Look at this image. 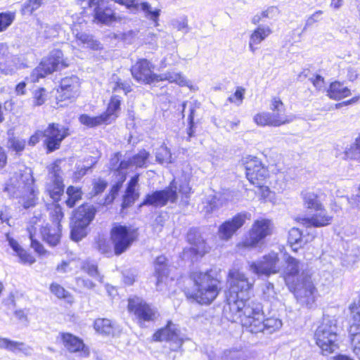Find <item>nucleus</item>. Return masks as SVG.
Instances as JSON below:
<instances>
[{
    "label": "nucleus",
    "instance_id": "15",
    "mask_svg": "<svg viewBox=\"0 0 360 360\" xmlns=\"http://www.w3.org/2000/svg\"><path fill=\"white\" fill-rule=\"evenodd\" d=\"M61 169L57 163H53L49 168L46 192L54 202H58L64 193V184L61 176Z\"/></svg>",
    "mask_w": 360,
    "mask_h": 360
},
{
    "label": "nucleus",
    "instance_id": "36",
    "mask_svg": "<svg viewBox=\"0 0 360 360\" xmlns=\"http://www.w3.org/2000/svg\"><path fill=\"white\" fill-rule=\"evenodd\" d=\"M66 193L68 199L65 200V203L70 208L73 207L82 199V191L80 188L70 186L67 188Z\"/></svg>",
    "mask_w": 360,
    "mask_h": 360
},
{
    "label": "nucleus",
    "instance_id": "47",
    "mask_svg": "<svg viewBox=\"0 0 360 360\" xmlns=\"http://www.w3.org/2000/svg\"><path fill=\"white\" fill-rule=\"evenodd\" d=\"M270 115L274 123V127H279L292 121V118L286 115L285 112H271Z\"/></svg>",
    "mask_w": 360,
    "mask_h": 360
},
{
    "label": "nucleus",
    "instance_id": "61",
    "mask_svg": "<svg viewBox=\"0 0 360 360\" xmlns=\"http://www.w3.org/2000/svg\"><path fill=\"white\" fill-rule=\"evenodd\" d=\"M244 89L238 88L233 95L229 97L228 100L230 103H235L239 105L243 99Z\"/></svg>",
    "mask_w": 360,
    "mask_h": 360
},
{
    "label": "nucleus",
    "instance_id": "21",
    "mask_svg": "<svg viewBox=\"0 0 360 360\" xmlns=\"http://www.w3.org/2000/svg\"><path fill=\"white\" fill-rule=\"evenodd\" d=\"M250 213L243 212L222 223L219 227V238L226 240L230 239L244 225L246 219L250 218Z\"/></svg>",
    "mask_w": 360,
    "mask_h": 360
},
{
    "label": "nucleus",
    "instance_id": "44",
    "mask_svg": "<svg viewBox=\"0 0 360 360\" xmlns=\"http://www.w3.org/2000/svg\"><path fill=\"white\" fill-rule=\"evenodd\" d=\"M107 186L108 182L105 180L101 178L94 179L92 181V189L89 193L90 198L101 194L105 190Z\"/></svg>",
    "mask_w": 360,
    "mask_h": 360
},
{
    "label": "nucleus",
    "instance_id": "9",
    "mask_svg": "<svg viewBox=\"0 0 360 360\" xmlns=\"http://www.w3.org/2000/svg\"><path fill=\"white\" fill-rule=\"evenodd\" d=\"M120 105L121 98L119 96L113 95L110 98L105 112L96 117H91L86 114H83L79 116V120L82 124L90 128L102 124H110L117 117L115 112L120 110Z\"/></svg>",
    "mask_w": 360,
    "mask_h": 360
},
{
    "label": "nucleus",
    "instance_id": "13",
    "mask_svg": "<svg viewBox=\"0 0 360 360\" xmlns=\"http://www.w3.org/2000/svg\"><path fill=\"white\" fill-rule=\"evenodd\" d=\"M178 198L177 187L173 180L169 186L163 190L156 191L152 193L147 194L140 207L143 205H151L154 207H163L168 202L174 203Z\"/></svg>",
    "mask_w": 360,
    "mask_h": 360
},
{
    "label": "nucleus",
    "instance_id": "41",
    "mask_svg": "<svg viewBox=\"0 0 360 360\" xmlns=\"http://www.w3.org/2000/svg\"><path fill=\"white\" fill-rule=\"evenodd\" d=\"M44 4L41 0H27L22 5L21 13L31 15Z\"/></svg>",
    "mask_w": 360,
    "mask_h": 360
},
{
    "label": "nucleus",
    "instance_id": "39",
    "mask_svg": "<svg viewBox=\"0 0 360 360\" xmlns=\"http://www.w3.org/2000/svg\"><path fill=\"white\" fill-rule=\"evenodd\" d=\"M302 236V232L297 228H292L289 231L288 241L293 251H297L303 245Z\"/></svg>",
    "mask_w": 360,
    "mask_h": 360
},
{
    "label": "nucleus",
    "instance_id": "20",
    "mask_svg": "<svg viewBox=\"0 0 360 360\" xmlns=\"http://www.w3.org/2000/svg\"><path fill=\"white\" fill-rule=\"evenodd\" d=\"M80 82L78 77L71 75L63 78L57 89L56 99L58 101L74 100L79 96Z\"/></svg>",
    "mask_w": 360,
    "mask_h": 360
},
{
    "label": "nucleus",
    "instance_id": "45",
    "mask_svg": "<svg viewBox=\"0 0 360 360\" xmlns=\"http://www.w3.org/2000/svg\"><path fill=\"white\" fill-rule=\"evenodd\" d=\"M48 92L44 88H38L32 93V104L34 106L43 105L47 100Z\"/></svg>",
    "mask_w": 360,
    "mask_h": 360
},
{
    "label": "nucleus",
    "instance_id": "29",
    "mask_svg": "<svg viewBox=\"0 0 360 360\" xmlns=\"http://www.w3.org/2000/svg\"><path fill=\"white\" fill-rule=\"evenodd\" d=\"M272 31L268 25H259L250 35L249 41L250 50L252 53H255V51L258 49L257 46Z\"/></svg>",
    "mask_w": 360,
    "mask_h": 360
},
{
    "label": "nucleus",
    "instance_id": "40",
    "mask_svg": "<svg viewBox=\"0 0 360 360\" xmlns=\"http://www.w3.org/2000/svg\"><path fill=\"white\" fill-rule=\"evenodd\" d=\"M89 226L78 224L77 222L72 221L70 231V238L74 241H79L84 238L86 234V229Z\"/></svg>",
    "mask_w": 360,
    "mask_h": 360
},
{
    "label": "nucleus",
    "instance_id": "10",
    "mask_svg": "<svg viewBox=\"0 0 360 360\" xmlns=\"http://www.w3.org/2000/svg\"><path fill=\"white\" fill-rule=\"evenodd\" d=\"M63 54L59 49L52 50L47 57L42 59L39 65L33 70L31 74V80L38 82L40 78L57 71L60 66H63Z\"/></svg>",
    "mask_w": 360,
    "mask_h": 360
},
{
    "label": "nucleus",
    "instance_id": "24",
    "mask_svg": "<svg viewBox=\"0 0 360 360\" xmlns=\"http://www.w3.org/2000/svg\"><path fill=\"white\" fill-rule=\"evenodd\" d=\"M187 240L192 245L191 250L198 255L202 256L207 252L205 240L196 228H191L187 233Z\"/></svg>",
    "mask_w": 360,
    "mask_h": 360
},
{
    "label": "nucleus",
    "instance_id": "3",
    "mask_svg": "<svg viewBox=\"0 0 360 360\" xmlns=\"http://www.w3.org/2000/svg\"><path fill=\"white\" fill-rule=\"evenodd\" d=\"M190 277L194 283L191 297L201 304H210L217 297L220 290L217 271L213 269L205 272L193 271Z\"/></svg>",
    "mask_w": 360,
    "mask_h": 360
},
{
    "label": "nucleus",
    "instance_id": "50",
    "mask_svg": "<svg viewBox=\"0 0 360 360\" xmlns=\"http://www.w3.org/2000/svg\"><path fill=\"white\" fill-rule=\"evenodd\" d=\"M25 146V141L23 139L12 136L8 139L7 147L16 153L22 152Z\"/></svg>",
    "mask_w": 360,
    "mask_h": 360
},
{
    "label": "nucleus",
    "instance_id": "16",
    "mask_svg": "<svg viewBox=\"0 0 360 360\" xmlns=\"http://www.w3.org/2000/svg\"><path fill=\"white\" fill-rule=\"evenodd\" d=\"M155 341H167L170 343V349L177 351L181 348L184 342V338L181 335L177 326L171 321L167 322L165 327L157 330L153 336Z\"/></svg>",
    "mask_w": 360,
    "mask_h": 360
},
{
    "label": "nucleus",
    "instance_id": "54",
    "mask_svg": "<svg viewBox=\"0 0 360 360\" xmlns=\"http://www.w3.org/2000/svg\"><path fill=\"white\" fill-rule=\"evenodd\" d=\"M62 207L59 205H54L53 210L50 212V217L52 220V224L60 226V221L63 218Z\"/></svg>",
    "mask_w": 360,
    "mask_h": 360
},
{
    "label": "nucleus",
    "instance_id": "2",
    "mask_svg": "<svg viewBox=\"0 0 360 360\" xmlns=\"http://www.w3.org/2000/svg\"><path fill=\"white\" fill-rule=\"evenodd\" d=\"M231 309L234 311V316L231 318V321H240L242 326L252 333H263L269 335L282 326L280 319H264L263 308L259 302L243 303L240 301L233 304Z\"/></svg>",
    "mask_w": 360,
    "mask_h": 360
},
{
    "label": "nucleus",
    "instance_id": "17",
    "mask_svg": "<svg viewBox=\"0 0 360 360\" xmlns=\"http://www.w3.org/2000/svg\"><path fill=\"white\" fill-rule=\"evenodd\" d=\"M88 4L93 8L94 20L97 23L108 25L116 21L114 8L106 0H88Z\"/></svg>",
    "mask_w": 360,
    "mask_h": 360
},
{
    "label": "nucleus",
    "instance_id": "14",
    "mask_svg": "<svg viewBox=\"0 0 360 360\" xmlns=\"http://www.w3.org/2000/svg\"><path fill=\"white\" fill-rule=\"evenodd\" d=\"M245 174L249 181L257 186H261L263 180L268 174L267 169L257 157L248 156L243 159Z\"/></svg>",
    "mask_w": 360,
    "mask_h": 360
},
{
    "label": "nucleus",
    "instance_id": "62",
    "mask_svg": "<svg viewBox=\"0 0 360 360\" xmlns=\"http://www.w3.org/2000/svg\"><path fill=\"white\" fill-rule=\"evenodd\" d=\"M17 255L20 258V261L24 264H31L35 262V259L22 248L17 253Z\"/></svg>",
    "mask_w": 360,
    "mask_h": 360
},
{
    "label": "nucleus",
    "instance_id": "5",
    "mask_svg": "<svg viewBox=\"0 0 360 360\" xmlns=\"http://www.w3.org/2000/svg\"><path fill=\"white\" fill-rule=\"evenodd\" d=\"M43 224L44 219L41 214L34 216L30 219L29 226L27 228L31 240V247L39 255H43L45 250L43 245L35 238L37 230L40 231L43 240L51 247L56 246L59 243L61 237V226L49 225V224L44 226Z\"/></svg>",
    "mask_w": 360,
    "mask_h": 360
},
{
    "label": "nucleus",
    "instance_id": "37",
    "mask_svg": "<svg viewBox=\"0 0 360 360\" xmlns=\"http://www.w3.org/2000/svg\"><path fill=\"white\" fill-rule=\"evenodd\" d=\"M76 38L78 41L84 45H86L87 48L93 50H98L101 49V43L98 41L94 39V37L91 34L84 32H80L77 34Z\"/></svg>",
    "mask_w": 360,
    "mask_h": 360
},
{
    "label": "nucleus",
    "instance_id": "11",
    "mask_svg": "<svg viewBox=\"0 0 360 360\" xmlns=\"http://www.w3.org/2000/svg\"><path fill=\"white\" fill-rule=\"evenodd\" d=\"M279 258L276 252H271L255 262H249V270L258 277H269L279 272Z\"/></svg>",
    "mask_w": 360,
    "mask_h": 360
},
{
    "label": "nucleus",
    "instance_id": "19",
    "mask_svg": "<svg viewBox=\"0 0 360 360\" xmlns=\"http://www.w3.org/2000/svg\"><path fill=\"white\" fill-rule=\"evenodd\" d=\"M128 309L136 316L139 322L153 321L155 319L157 311L147 304L141 298L134 297L129 299Z\"/></svg>",
    "mask_w": 360,
    "mask_h": 360
},
{
    "label": "nucleus",
    "instance_id": "30",
    "mask_svg": "<svg viewBox=\"0 0 360 360\" xmlns=\"http://www.w3.org/2000/svg\"><path fill=\"white\" fill-rule=\"evenodd\" d=\"M0 349H4L14 353L21 352L27 356L32 353V349L25 343L1 337Z\"/></svg>",
    "mask_w": 360,
    "mask_h": 360
},
{
    "label": "nucleus",
    "instance_id": "12",
    "mask_svg": "<svg viewBox=\"0 0 360 360\" xmlns=\"http://www.w3.org/2000/svg\"><path fill=\"white\" fill-rule=\"evenodd\" d=\"M44 139V144L47 153H52L58 149L62 141L69 136V129L58 123H51L40 132Z\"/></svg>",
    "mask_w": 360,
    "mask_h": 360
},
{
    "label": "nucleus",
    "instance_id": "7",
    "mask_svg": "<svg viewBox=\"0 0 360 360\" xmlns=\"http://www.w3.org/2000/svg\"><path fill=\"white\" fill-rule=\"evenodd\" d=\"M337 330L336 320L324 317L314 335L316 342L323 352L332 353L338 348Z\"/></svg>",
    "mask_w": 360,
    "mask_h": 360
},
{
    "label": "nucleus",
    "instance_id": "35",
    "mask_svg": "<svg viewBox=\"0 0 360 360\" xmlns=\"http://www.w3.org/2000/svg\"><path fill=\"white\" fill-rule=\"evenodd\" d=\"M345 155L346 158L360 162V134L355 139L354 142L345 148Z\"/></svg>",
    "mask_w": 360,
    "mask_h": 360
},
{
    "label": "nucleus",
    "instance_id": "4",
    "mask_svg": "<svg viewBox=\"0 0 360 360\" xmlns=\"http://www.w3.org/2000/svg\"><path fill=\"white\" fill-rule=\"evenodd\" d=\"M253 283V280L250 281L243 273L236 269H232L229 271L228 279L229 288V290L226 292L227 305L229 310V314H227V319L231 321V318L234 316V311L231 309L233 304L240 301L243 303L255 302L253 300L248 298Z\"/></svg>",
    "mask_w": 360,
    "mask_h": 360
},
{
    "label": "nucleus",
    "instance_id": "49",
    "mask_svg": "<svg viewBox=\"0 0 360 360\" xmlns=\"http://www.w3.org/2000/svg\"><path fill=\"white\" fill-rule=\"evenodd\" d=\"M255 122L259 126H273L274 123L271 120L270 112H263L257 113L254 117Z\"/></svg>",
    "mask_w": 360,
    "mask_h": 360
},
{
    "label": "nucleus",
    "instance_id": "6",
    "mask_svg": "<svg viewBox=\"0 0 360 360\" xmlns=\"http://www.w3.org/2000/svg\"><path fill=\"white\" fill-rule=\"evenodd\" d=\"M34 182L31 170L23 174H15L6 184L4 191L11 197L22 198L23 207L28 209L36 204Z\"/></svg>",
    "mask_w": 360,
    "mask_h": 360
},
{
    "label": "nucleus",
    "instance_id": "64",
    "mask_svg": "<svg viewBox=\"0 0 360 360\" xmlns=\"http://www.w3.org/2000/svg\"><path fill=\"white\" fill-rule=\"evenodd\" d=\"M8 56V47L3 43H0V65L6 64Z\"/></svg>",
    "mask_w": 360,
    "mask_h": 360
},
{
    "label": "nucleus",
    "instance_id": "32",
    "mask_svg": "<svg viewBox=\"0 0 360 360\" xmlns=\"http://www.w3.org/2000/svg\"><path fill=\"white\" fill-rule=\"evenodd\" d=\"M160 81H168L169 83H175L181 86H190L191 82L180 72L167 71L165 73L157 75L156 82Z\"/></svg>",
    "mask_w": 360,
    "mask_h": 360
},
{
    "label": "nucleus",
    "instance_id": "1",
    "mask_svg": "<svg viewBox=\"0 0 360 360\" xmlns=\"http://www.w3.org/2000/svg\"><path fill=\"white\" fill-rule=\"evenodd\" d=\"M285 266L283 269L286 285L292 290L297 300L311 307L316 300L317 290L311 280L309 271L298 259L285 254Z\"/></svg>",
    "mask_w": 360,
    "mask_h": 360
},
{
    "label": "nucleus",
    "instance_id": "52",
    "mask_svg": "<svg viewBox=\"0 0 360 360\" xmlns=\"http://www.w3.org/2000/svg\"><path fill=\"white\" fill-rule=\"evenodd\" d=\"M262 296L264 300L273 302L276 300V292L274 290L273 283H266L262 289Z\"/></svg>",
    "mask_w": 360,
    "mask_h": 360
},
{
    "label": "nucleus",
    "instance_id": "26",
    "mask_svg": "<svg viewBox=\"0 0 360 360\" xmlns=\"http://www.w3.org/2000/svg\"><path fill=\"white\" fill-rule=\"evenodd\" d=\"M304 206L315 211L323 208L321 201L323 199V193L319 191H306L302 193Z\"/></svg>",
    "mask_w": 360,
    "mask_h": 360
},
{
    "label": "nucleus",
    "instance_id": "18",
    "mask_svg": "<svg viewBox=\"0 0 360 360\" xmlns=\"http://www.w3.org/2000/svg\"><path fill=\"white\" fill-rule=\"evenodd\" d=\"M271 221L266 219H257L253 223L248 235L243 241L245 247H255L267 236L270 235Z\"/></svg>",
    "mask_w": 360,
    "mask_h": 360
},
{
    "label": "nucleus",
    "instance_id": "22",
    "mask_svg": "<svg viewBox=\"0 0 360 360\" xmlns=\"http://www.w3.org/2000/svg\"><path fill=\"white\" fill-rule=\"evenodd\" d=\"M133 77L139 82L153 84L156 82L157 74L153 73L152 64L146 59H141L131 68Z\"/></svg>",
    "mask_w": 360,
    "mask_h": 360
},
{
    "label": "nucleus",
    "instance_id": "55",
    "mask_svg": "<svg viewBox=\"0 0 360 360\" xmlns=\"http://www.w3.org/2000/svg\"><path fill=\"white\" fill-rule=\"evenodd\" d=\"M221 360H243V354L236 349H226L223 352Z\"/></svg>",
    "mask_w": 360,
    "mask_h": 360
},
{
    "label": "nucleus",
    "instance_id": "46",
    "mask_svg": "<svg viewBox=\"0 0 360 360\" xmlns=\"http://www.w3.org/2000/svg\"><path fill=\"white\" fill-rule=\"evenodd\" d=\"M156 161L160 164L172 163V153L170 150L165 146H162L156 152Z\"/></svg>",
    "mask_w": 360,
    "mask_h": 360
},
{
    "label": "nucleus",
    "instance_id": "25",
    "mask_svg": "<svg viewBox=\"0 0 360 360\" xmlns=\"http://www.w3.org/2000/svg\"><path fill=\"white\" fill-rule=\"evenodd\" d=\"M149 156L150 153L148 151L141 150L127 160H122L119 164V169L120 171H124L133 167H146Z\"/></svg>",
    "mask_w": 360,
    "mask_h": 360
},
{
    "label": "nucleus",
    "instance_id": "27",
    "mask_svg": "<svg viewBox=\"0 0 360 360\" xmlns=\"http://www.w3.org/2000/svg\"><path fill=\"white\" fill-rule=\"evenodd\" d=\"M318 212L311 217H304L302 219V224L306 227H321L330 224L332 217L327 214V212L323 208L318 210Z\"/></svg>",
    "mask_w": 360,
    "mask_h": 360
},
{
    "label": "nucleus",
    "instance_id": "31",
    "mask_svg": "<svg viewBox=\"0 0 360 360\" xmlns=\"http://www.w3.org/2000/svg\"><path fill=\"white\" fill-rule=\"evenodd\" d=\"M94 329L97 333L105 336H115L120 329L108 319H97L94 323Z\"/></svg>",
    "mask_w": 360,
    "mask_h": 360
},
{
    "label": "nucleus",
    "instance_id": "59",
    "mask_svg": "<svg viewBox=\"0 0 360 360\" xmlns=\"http://www.w3.org/2000/svg\"><path fill=\"white\" fill-rule=\"evenodd\" d=\"M270 110H271V112L285 111L284 104L278 97H274L272 98L270 105Z\"/></svg>",
    "mask_w": 360,
    "mask_h": 360
},
{
    "label": "nucleus",
    "instance_id": "51",
    "mask_svg": "<svg viewBox=\"0 0 360 360\" xmlns=\"http://www.w3.org/2000/svg\"><path fill=\"white\" fill-rule=\"evenodd\" d=\"M139 196V192L126 190L122 203V209L131 207L134 203L135 200L138 199Z\"/></svg>",
    "mask_w": 360,
    "mask_h": 360
},
{
    "label": "nucleus",
    "instance_id": "53",
    "mask_svg": "<svg viewBox=\"0 0 360 360\" xmlns=\"http://www.w3.org/2000/svg\"><path fill=\"white\" fill-rule=\"evenodd\" d=\"M82 268L90 276L95 278L101 283L103 282V276L98 273V267L96 264L86 262L84 264Z\"/></svg>",
    "mask_w": 360,
    "mask_h": 360
},
{
    "label": "nucleus",
    "instance_id": "23",
    "mask_svg": "<svg viewBox=\"0 0 360 360\" xmlns=\"http://www.w3.org/2000/svg\"><path fill=\"white\" fill-rule=\"evenodd\" d=\"M97 210L92 205L84 203L77 208L75 211L72 221L78 224L89 226L94 220Z\"/></svg>",
    "mask_w": 360,
    "mask_h": 360
},
{
    "label": "nucleus",
    "instance_id": "28",
    "mask_svg": "<svg viewBox=\"0 0 360 360\" xmlns=\"http://www.w3.org/2000/svg\"><path fill=\"white\" fill-rule=\"evenodd\" d=\"M61 338L65 347L70 352H82L84 354L88 353L87 349L80 338L70 334L62 333Z\"/></svg>",
    "mask_w": 360,
    "mask_h": 360
},
{
    "label": "nucleus",
    "instance_id": "57",
    "mask_svg": "<svg viewBox=\"0 0 360 360\" xmlns=\"http://www.w3.org/2000/svg\"><path fill=\"white\" fill-rule=\"evenodd\" d=\"M50 290L51 292L56 295L58 298L66 299L70 295L68 291H66L62 286L57 283L51 284Z\"/></svg>",
    "mask_w": 360,
    "mask_h": 360
},
{
    "label": "nucleus",
    "instance_id": "42",
    "mask_svg": "<svg viewBox=\"0 0 360 360\" xmlns=\"http://www.w3.org/2000/svg\"><path fill=\"white\" fill-rule=\"evenodd\" d=\"M15 19L14 12L7 11L0 13V32L6 31Z\"/></svg>",
    "mask_w": 360,
    "mask_h": 360
},
{
    "label": "nucleus",
    "instance_id": "34",
    "mask_svg": "<svg viewBox=\"0 0 360 360\" xmlns=\"http://www.w3.org/2000/svg\"><path fill=\"white\" fill-rule=\"evenodd\" d=\"M166 262L167 259L163 255L158 257L155 262V276L157 278V287L160 286V283L163 282L164 278H166L168 275V269Z\"/></svg>",
    "mask_w": 360,
    "mask_h": 360
},
{
    "label": "nucleus",
    "instance_id": "38",
    "mask_svg": "<svg viewBox=\"0 0 360 360\" xmlns=\"http://www.w3.org/2000/svg\"><path fill=\"white\" fill-rule=\"evenodd\" d=\"M360 259V246L352 243L346 251L344 261L347 264H353Z\"/></svg>",
    "mask_w": 360,
    "mask_h": 360
},
{
    "label": "nucleus",
    "instance_id": "33",
    "mask_svg": "<svg viewBox=\"0 0 360 360\" xmlns=\"http://www.w3.org/2000/svg\"><path fill=\"white\" fill-rule=\"evenodd\" d=\"M351 94L350 90L339 82H332L327 90V95L331 99L340 100Z\"/></svg>",
    "mask_w": 360,
    "mask_h": 360
},
{
    "label": "nucleus",
    "instance_id": "8",
    "mask_svg": "<svg viewBox=\"0 0 360 360\" xmlns=\"http://www.w3.org/2000/svg\"><path fill=\"white\" fill-rule=\"evenodd\" d=\"M110 238L116 255L128 250L139 238L138 229L132 226L115 224L110 231Z\"/></svg>",
    "mask_w": 360,
    "mask_h": 360
},
{
    "label": "nucleus",
    "instance_id": "63",
    "mask_svg": "<svg viewBox=\"0 0 360 360\" xmlns=\"http://www.w3.org/2000/svg\"><path fill=\"white\" fill-rule=\"evenodd\" d=\"M347 201L352 208L360 210V191L357 189L356 193L347 198Z\"/></svg>",
    "mask_w": 360,
    "mask_h": 360
},
{
    "label": "nucleus",
    "instance_id": "60",
    "mask_svg": "<svg viewBox=\"0 0 360 360\" xmlns=\"http://www.w3.org/2000/svg\"><path fill=\"white\" fill-rule=\"evenodd\" d=\"M323 14V11L319 10L311 15L306 20L305 25L304 27L303 31H305L308 27H311L316 22H319L321 20V16Z\"/></svg>",
    "mask_w": 360,
    "mask_h": 360
},
{
    "label": "nucleus",
    "instance_id": "48",
    "mask_svg": "<svg viewBox=\"0 0 360 360\" xmlns=\"http://www.w3.org/2000/svg\"><path fill=\"white\" fill-rule=\"evenodd\" d=\"M141 10L146 13V16L155 22H157L160 14V10L155 8L153 10L150 4L148 2L141 4Z\"/></svg>",
    "mask_w": 360,
    "mask_h": 360
},
{
    "label": "nucleus",
    "instance_id": "58",
    "mask_svg": "<svg viewBox=\"0 0 360 360\" xmlns=\"http://www.w3.org/2000/svg\"><path fill=\"white\" fill-rule=\"evenodd\" d=\"M121 186L118 184H116L115 185L112 186L111 188L110 193L105 198L104 201L103 202H101V204L103 205H108L115 200L116 195H117Z\"/></svg>",
    "mask_w": 360,
    "mask_h": 360
},
{
    "label": "nucleus",
    "instance_id": "43",
    "mask_svg": "<svg viewBox=\"0 0 360 360\" xmlns=\"http://www.w3.org/2000/svg\"><path fill=\"white\" fill-rule=\"evenodd\" d=\"M112 82L114 86L112 87L113 91H117L122 89L125 94L131 91V82L129 81H122L116 75H113L111 77Z\"/></svg>",
    "mask_w": 360,
    "mask_h": 360
},
{
    "label": "nucleus",
    "instance_id": "56",
    "mask_svg": "<svg viewBox=\"0 0 360 360\" xmlns=\"http://www.w3.org/2000/svg\"><path fill=\"white\" fill-rule=\"evenodd\" d=\"M11 219V210L8 206L2 205L0 207V221L1 223H6L9 226H11L10 220Z\"/></svg>",
    "mask_w": 360,
    "mask_h": 360
}]
</instances>
